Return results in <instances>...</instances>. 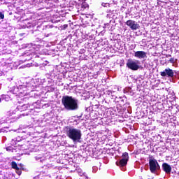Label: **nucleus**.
Instances as JSON below:
<instances>
[{"instance_id": "nucleus-1", "label": "nucleus", "mask_w": 179, "mask_h": 179, "mask_svg": "<svg viewBox=\"0 0 179 179\" xmlns=\"http://www.w3.org/2000/svg\"><path fill=\"white\" fill-rule=\"evenodd\" d=\"M62 103L64 106V108L69 111H73L78 110V100L72 98V96H63Z\"/></svg>"}, {"instance_id": "nucleus-2", "label": "nucleus", "mask_w": 179, "mask_h": 179, "mask_svg": "<svg viewBox=\"0 0 179 179\" xmlns=\"http://www.w3.org/2000/svg\"><path fill=\"white\" fill-rule=\"evenodd\" d=\"M66 134L68 138L74 143L80 142V139H82V131L73 127H68Z\"/></svg>"}, {"instance_id": "nucleus-3", "label": "nucleus", "mask_w": 179, "mask_h": 179, "mask_svg": "<svg viewBox=\"0 0 179 179\" xmlns=\"http://www.w3.org/2000/svg\"><path fill=\"white\" fill-rule=\"evenodd\" d=\"M41 0H28L27 1H25V3H29L30 5H34L35 6H37L38 5H40L41 6H44L43 3H47L48 6L50 8L52 7V3L55 2V3H58L59 2V0H43L42 1H40Z\"/></svg>"}, {"instance_id": "nucleus-4", "label": "nucleus", "mask_w": 179, "mask_h": 179, "mask_svg": "<svg viewBox=\"0 0 179 179\" xmlns=\"http://www.w3.org/2000/svg\"><path fill=\"white\" fill-rule=\"evenodd\" d=\"M127 66L131 71H138L141 66H139V60L129 59L127 62Z\"/></svg>"}, {"instance_id": "nucleus-5", "label": "nucleus", "mask_w": 179, "mask_h": 179, "mask_svg": "<svg viewBox=\"0 0 179 179\" xmlns=\"http://www.w3.org/2000/svg\"><path fill=\"white\" fill-rule=\"evenodd\" d=\"M149 164L151 173H156L157 170H160V166L155 158H151L149 159Z\"/></svg>"}, {"instance_id": "nucleus-6", "label": "nucleus", "mask_w": 179, "mask_h": 179, "mask_svg": "<svg viewBox=\"0 0 179 179\" xmlns=\"http://www.w3.org/2000/svg\"><path fill=\"white\" fill-rule=\"evenodd\" d=\"M129 157L128 156V152H124L122 156V159L120 161L116 162L117 166H121V167H124V166H127L128 163V159Z\"/></svg>"}, {"instance_id": "nucleus-7", "label": "nucleus", "mask_w": 179, "mask_h": 179, "mask_svg": "<svg viewBox=\"0 0 179 179\" xmlns=\"http://www.w3.org/2000/svg\"><path fill=\"white\" fill-rule=\"evenodd\" d=\"M127 26H129L131 30H138V29H140L141 26L138 24V22H136L135 21L132 20H129L126 22Z\"/></svg>"}, {"instance_id": "nucleus-8", "label": "nucleus", "mask_w": 179, "mask_h": 179, "mask_svg": "<svg viewBox=\"0 0 179 179\" xmlns=\"http://www.w3.org/2000/svg\"><path fill=\"white\" fill-rule=\"evenodd\" d=\"M160 75L163 77L168 76V78H173L174 76V71L170 69V68H168L164 71H162Z\"/></svg>"}, {"instance_id": "nucleus-9", "label": "nucleus", "mask_w": 179, "mask_h": 179, "mask_svg": "<svg viewBox=\"0 0 179 179\" xmlns=\"http://www.w3.org/2000/svg\"><path fill=\"white\" fill-rule=\"evenodd\" d=\"M134 57L138 59H145L147 57V53L145 51H137L134 52Z\"/></svg>"}, {"instance_id": "nucleus-10", "label": "nucleus", "mask_w": 179, "mask_h": 179, "mask_svg": "<svg viewBox=\"0 0 179 179\" xmlns=\"http://www.w3.org/2000/svg\"><path fill=\"white\" fill-rule=\"evenodd\" d=\"M24 82L26 83L25 85H24V87L29 89H34V86H33V84L34 83V81L30 78H25Z\"/></svg>"}, {"instance_id": "nucleus-11", "label": "nucleus", "mask_w": 179, "mask_h": 179, "mask_svg": "<svg viewBox=\"0 0 179 179\" xmlns=\"http://www.w3.org/2000/svg\"><path fill=\"white\" fill-rule=\"evenodd\" d=\"M162 169L166 173V174H171V166L167 163H164L162 164Z\"/></svg>"}, {"instance_id": "nucleus-12", "label": "nucleus", "mask_w": 179, "mask_h": 179, "mask_svg": "<svg viewBox=\"0 0 179 179\" xmlns=\"http://www.w3.org/2000/svg\"><path fill=\"white\" fill-rule=\"evenodd\" d=\"M22 141H23V137L17 136L15 141L12 140L11 145H17V146H22V145L19 143V142H22Z\"/></svg>"}, {"instance_id": "nucleus-13", "label": "nucleus", "mask_w": 179, "mask_h": 179, "mask_svg": "<svg viewBox=\"0 0 179 179\" xmlns=\"http://www.w3.org/2000/svg\"><path fill=\"white\" fill-rule=\"evenodd\" d=\"M40 47H41L40 45H33V43H30L26 46H24V48H31L29 51H31L33 48H40Z\"/></svg>"}, {"instance_id": "nucleus-14", "label": "nucleus", "mask_w": 179, "mask_h": 179, "mask_svg": "<svg viewBox=\"0 0 179 179\" xmlns=\"http://www.w3.org/2000/svg\"><path fill=\"white\" fill-rule=\"evenodd\" d=\"M84 92H82V97L83 100H87V99H90V92L87 91H83Z\"/></svg>"}, {"instance_id": "nucleus-15", "label": "nucleus", "mask_w": 179, "mask_h": 179, "mask_svg": "<svg viewBox=\"0 0 179 179\" xmlns=\"http://www.w3.org/2000/svg\"><path fill=\"white\" fill-rule=\"evenodd\" d=\"M10 96L8 94H2L1 95V100H5V101H9L10 100Z\"/></svg>"}, {"instance_id": "nucleus-16", "label": "nucleus", "mask_w": 179, "mask_h": 179, "mask_svg": "<svg viewBox=\"0 0 179 179\" xmlns=\"http://www.w3.org/2000/svg\"><path fill=\"white\" fill-rule=\"evenodd\" d=\"M12 169H15V170H19V168H17V164L15 162H11Z\"/></svg>"}, {"instance_id": "nucleus-17", "label": "nucleus", "mask_w": 179, "mask_h": 179, "mask_svg": "<svg viewBox=\"0 0 179 179\" xmlns=\"http://www.w3.org/2000/svg\"><path fill=\"white\" fill-rule=\"evenodd\" d=\"M165 3H164V1H160V0H157V5H158L159 6L163 7V6H164Z\"/></svg>"}, {"instance_id": "nucleus-18", "label": "nucleus", "mask_w": 179, "mask_h": 179, "mask_svg": "<svg viewBox=\"0 0 179 179\" xmlns=\"http://www.w3.org/2000/svg\"><path fill=\"white\" fill-rule=\"evenodd\" d=\"M81 8H83V9H86V8H89V4L86 2H83L81 5Z\"/></svg>"}, {"instance_id": "nucleus-19", "label": "nucleus", "mask_w": 179, "mask_h": 179, "mask_svg": "<svg viewBox=\"0 0 179 179\" xmlns=\"http://www.w3.org/2000/svg\"><path fill=\"white\" fill-rule=\"evenodd\" d=\"M6 150H7V152H13V147H7Z\"/></svg>"}, {"instance_id": "nucleus-20", "label": "nucleus", "mask_w": 179, "mask_h": 179, "mask_svg": "<svg viewBox=\"0 0 179 179\" xmlns=\"http://www.w3.org/2000/svg\"><path fill=\"white\" fill-rule=\"evenodd\" d=\"M0 18L5 19V15L2 12H0Z\"/></svg>"}, {"instance_id": "nucleus-21", "label": "nucleus", "mask_w": 179, "mask_h": 179, "mask_svg": "<svg viewBox=\"0 0 179 179\" xmlns=\"http://www.w3.org/2000/svg\"><path fill=\"white\" fill-rule=\"evenodd\" d=\"M169 62H171V64H174V62H176V59H174V57L171 58L169 59Z\"/></svg>"}, {"instance_id": "nucleus-22", "label": "nucleus", "mask_w": 179, "mask_h": 179, "mask_svg": "<svg viewBox=\"0 0 179 179\" xmlns=\"http://www.w3.org/2000/svg\"><path fill=\"white\" fill-rule=\"evenodd\" d=\"M6 1V0H0V5H2L3 3H5Z\"/></svg>"}, {"instance_id": "nucleus-23", "label": "nucleus", "mask_w": 179, "mask_h": 179, "mask_svg": "<svg viewBox=\"0 0 179 179\" xmlns=\"http://www.w3.org/2000/svg\"><path fill=\"white\" fill-rule=\"evenodd\" d=\"M104 93H106V94L110 95V93H113V92H111V91H110V90H108V91H106V92H104Z\"/></svg>"}, {"instance_id": "nucleus-24", "label": "nucleus", "mask_w": 179, "mask_h": 179, "mask_svg": "<svg viewBox=\"0 0 179 179\" xmlns=\"http://www.w3.org/2000/svg\"><path fill=\"white\" fill-rule=\"evenodd\" d=\"M107 5H108V4L106 3H102V6H103L104 8H106L107 6Z\"/></svg>"}, {"instance_id": "nucleus-25", "label": "nucleus", "mask_w": 179, "mask_h": 179, "mask_svg": "<svg viewBox=\"0 0 179 179\" xmlns=\"http://www.w3.org/2000/svg\"><path fill=\"white\" fill-rule=\"evenodd\" d=\"M17 174H18L19 176H20V174H22V172L18 171V172H17Z\"/></svg>"}, {"instance_id": "nucleus-26", "label": "nucleus", "mask_w": 179, "mask_h": 179, "mask_svg": "<svg viewBox=\"0 0 179 179\" xmlns=\"http://www.w3.org/2000/svg\"><path fill=\"white\" fill-rule=\"evenodd\" d=\"M169 57H171V55H166V57L169 58Z\"/></svg>"}, {"instance_id": "nucleus-27", "label": "nucleus", "mask_w": 179, "mask_h": 179, "mask_svg": "<svg viewBox=\"0 0 179 179\" xmlns=\"http://www.w3.org/2000/svg\"><path fill=\"white\" fill-rule=\"evenodd\" d=\"M21 132H23V131H22V129H20Z\"/></svg>"}, {"instance_id": "nucleus-28", "label": "nucleus", "mask_w": 179, "mask_h": 179, "mask_svg": "<svg viewBox=\"0 0 179 179\" xmlns=\"http://www.w3.org/2000/svg\"><path fill=\"white\" fill-rule=\"evenodd\" d=\"M0 103H1V98H0Z\"/></svg>"}]
</instances>
